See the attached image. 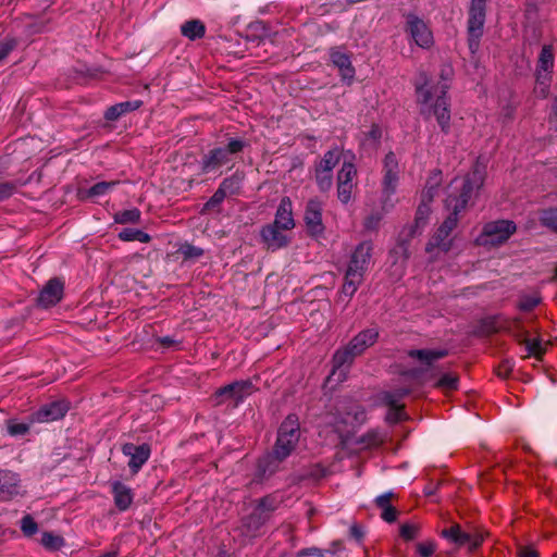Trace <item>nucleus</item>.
Returning a JSON list of instances; mask_svg holds the SVG:
<instances>
[{"mask_svg": "<svg viewBox=\"0 0 557 557\" xmlns=\"http://www.w3.org/2000/svg\"><path fill=\"white\" fill-rule=\"evenodd\" d=\"M484 171L475 165L469 173L461 178H454L449 185V191L445 199V207L449 211L448 216L440 225L435 234L426 244V252L438 248L447 252L451 248L450 233L457 227L458 215L465 211L480 189L484 185Z\"/></svg>", "mask_w": 557, "mask_h": 557, "instance_id": "obj_1", "label": "nucleus"}, {"mask_svg": "<svg viewBox=\"0 0 557 557\" xmlns=\"http://www.w3.org/2000/svg\"><path fill=\"white\" fill-rule=\"evenodd\" d=\"M453 75L451 65L443 64L440 71L441 81L436 85L425 81L416 86L417 99L422 106L421 114L425 117L434 115L444 134H448L450 131V99L447 92Z\"/></svg>", "mask_w": 557, "mask_h": 557, "instance_id": "obj_2", "label": "nucleus"}, {"mask_svg": "<svg viewBox=\"0 0 557 557\" xmlns=\"http://www.w3.org/2000/svg\"><path fill=\"white\" fill-rule=\"evenodd\" d=\"M250 147V143L245 137L231 136L225 134L223 139L215 143L207 152L202 153L199 166L202 174L219 173L221 169L228 166L231 169L235 160Z\"/></svg>", "mask_w": 557, "mask_h": 557, "instance_id": "obj_3", "label": "nucleus"}, {"mask_svg": "<svg viewBox=\"0 0 557 557\" xmlns=\"http://www.w3.org/2000/svg\"><path fill=\"white\" fill-rule=\"evenodd\" d=\"M367 413L364 408L356 401H341L334 413L333 424L335 431L344 437L345 434L355 432L364 423Z\"/></svg>", "mask_w": 557, "mask_h": 557, "instance_id": "obj_4", "label": "nucleus"}, {"mask_svg": "<svg viewBox=\"0 0 557 557\" xmlns=\"http://www.w3.org/2000/svg\"><path fill=\"white\" fill-rule=\"evenodd\" d=\"M300 438V423L295 413H289L277 430L276 441L272 449L288 458L296 449Z\"/></svg>", "mask_w": 557, "mask_h": 557, "instance_id": "obj_5", "label": "nucleus"}, {"mask_svg": "<svg viewBox=\"0 0 557 557\" xmlns=\"http://www.w3.org/2000/svg\"><path fill=\"white\" fill-rule=\"evenodd\" d=\"M486 17V0H471L468 14V46L472 53H475L483 35V27Z\"/></svg>", "mask_w": 557, "mask_h": 557, "instance_id": "obj_6", "label": "nucleus"}, {"mask_svg": "<svg viewBox=\"0 0 557 557\" xmlns=\"http://www.w3.org/2000/svg\"><path fill=\"white\" fill-rule=\"evenodd\" d=\"M410 393L411 389L409 387L403 386L391 391H383L379 394L380 401L388 408L386 414V421L388 423L396 424L408 419V414L405 411V405L400 401Z\"/></svg>", "mask_w": 557, "mask_h": 557, "instance_id": "obj_7", "label": "nucleus"}, {"mask_svg": "<svg viewBox=\"0 0 557 557\" xmlns=\"http://www.w3.org/2000/svg\"><path fill=\"white\" fill-rule=\"evenodd\" d=\"M440 535L457 547L467 546L470 552L476 550L483 543L484 536L479 531H465L459 523H453L443 529Z\"/></svg>", "mask_w": 557, "mask_h": 557, "instance_id": "obj_8", "label": "nucleus"}, {"mask_svg": "<svg viewBox=\"0 0 557 557\" xmlns=\"http://www.w3.org/2000/svg\"><path fill=\"white\" fill-rule=\"evenodd\" d=\"M517 226L510 220H497L486 223L481 233L484 245L500 246L516 232Z\"/></svg>", "mask_w": 557, "mask_h": 557, "instance_id": "obj_9", "label": "nucleus"}, {"mask_svg": "<svg viewBox=\"0 0 557 557\" xmlns=\"http://www.w3.org/2000/svg\"><path fill=\"white\" fill-rule=\"evenodd\" d=\"M255 391L256 387L250 380H242L218 388L212 397L215 405H221L227 400H234L235 405H238Z\"/></svg>", "mask_w": 557, "mask_h": 557, "instance_id": "obj_10", "label": "nucleus"}, {"mask_svg": "<svg viewBox=\"0 0 557 557\" xmlns=\"http://www.w3.org/2000/svg\"><path fill=\"white\" fill-rule=\"evenodd\" d=\"M405 18V32L410 35L414 44L422 49H430L434 45V37L426 22L414 13L406 14Z\"/></svg>", "mask_w": 557, "mask_h": 557, "instance_id": "obj_11", "label": "nucleus"}, {"mask_svg": "<svg viewBox=\"0 0 557 557\" xmlns=\"http://www.w3.org/2000/svg\"><path fill=\"white\" fill-rule=\"evenodd\" d=\"M286 457L278 455L274 449L261 456L256 463L252 482L263 483L280 471Z\"/></svg>", "mask_w": 557, "mask_h": 557, "instance_id": "obj_12", "label": "nucleus"}, {"mask_svg": "<svg viewBox=\"0 0 557 557\" xmlns=\"http://www.w3.org/2000/svg\"><path fill=\"white\" fill-rule=\"evenodd\" d=\"M323 203L318 198H311L307 201L304 213V222L307 233L311 237H320L325 231L322 219Z\"/></svg>", "mask_w": 557, "mask_h": 557, "instance_id": "obj_13", "label": "nucleus"}, {"mask_svg": "<svg viewBox=\"0 0 557 557\" xmlns=\"http://www.w3.org/2000/svg\"><path fill=\"white\" fill-rule=\"evenodd\" d=\"M70 410L69 401L64 399L53 400L39 407L30 413V423H50L65 417Z\"/></svg>", "mask_w": 557, "mask_h": 557, "instance_id": "obj_14", "label": "nucleus"}, {"mask_svg": "<svg viewBox=\"0 0 557 557\" xmlns=\"http://www.w3.org/2000/svg\"><path fill=\"white\" fill-rule=\"evenodd\" d=\"M64 296V280L58 276L46 282L36 298V305L42 309H49L58 305Z\"/></svg>", "mask_w": 557, "mask_h": 557, "instance_id": "obj_15", "label": "nucleus"}, {"mask_svg": "<svg viewBox=\"0 0 557 557\" xmlns=\"http://www.w3.org/2000/svg\"><path fill=\"white\" fill-rule=\"evenodd\" d=\"M447 355V349H410L408 351V357L417 359L424 366V368L411 369L405 372V374L411 377H420L432 368L436 360L443 359Z\"/></svg>", "mask_w": 557, "mask_h": 557, "instance_id": "obj_16", "label": "nucleus"}, {"mask_svg": "<svg viewBox=\"0 0 557 557\" xmlns=\"http://www.w3.org/2000/svg\"><path fill=\"white\" fill-rule=\"evenodd\" d=\"M286 232L272 223L265 224L260 230L261 243L268 251L272 252L286 248L292 242V237Z\"/></svg>", "mask_w": 557, "mask_h": 557, "instance_id": "obj_17", "label": "nucleus"}, {"mask_svg": "<svg viewBox=\"0 0 557 557\" xmlns=\"http://www.w3.org/2000/svg\"><path fill=\"white\" fill-rule=\"evenodd\" d=\"M121 450L124 456L129 458L127 466L133 474H137L140 471L151 455V447L147 443L140 445L125 443L122 445Z\"/></svg>", "mask_w": 557, "mask_h": 557, "instance_id": "obj_18", "label": "nucleus"}, {"mask_svg": "<svg viewBox=\"0 0 557 557\" xmlns=\"http://www.w3.org/2000/svg\"><path fill=\"white\" fill-rule=\"evenodd\" d=\"M330 61L338 70L343 82L350 85L354 82L356 70L351 62V53L344 48L336 47L330 50Z\"/></svg>", "mask_w": 557, "mask_h": 557, "instance_id": "obj_19", "label": "nucleus"}, {"mask_svg": "<svg viewBox=\"0 0 557 557\" xmlns=\"http://www.w3.org/2000/svg\"><path fill=\"white\" fill-rule=\"evenodd\" d=\"M373 251V244L370 240L361 242L351 253L347 270L364 276Z\"/></svg>", "mask_w": 557, "mask_h": 557, "instance_id": "obj_20", "label": "nucleus"}, {"mask_svg": "<svg viewBox=\"0 0 557 557\" xmlns=\"http://www.w3.org/2000/svg\"><path fill=\"white\" fill-rule=\"evenodd\" d=\"M555 65V54L552 45H544L537 58L536 63V82L540 85H546L552 78Z\"/></svg>", "mask_w": 557, "mask_h": 557, "instance_id": "obj_21", "label": "nucleus"}, {"mask_svg": "<svg viewBox=\"0 0 557 557\" xmlns=\"http://www.w3.org/2000/svg\"><path fill=\"white\" fill-rule=\"evenodd\" d=\"M21 493L20 475L10 470H0V502H8Z\"/></svg>", "mask_w": 557, "mask_h": 557, "instance_id": "obj_22", "label": "nucleus"}, {"mask_svg": "<svg viewBox=\"0 0 557 557\" xmlns=\"http://www.w3.org/2000/svg\"><path fill=\"white\" fill-rule=\"evenodd\" d=\"M380 336L379 327H369L356 334L347 344L355 355L361 356L368 348L372 347Z\"/></svg>", "mask_w": 557, "mask_h": 557, "instance_id": "obj_23", "label": "nucleus"}, {"mask_svg": "<svg viewBox=\"0 0 557 557\" xmlns=\"http://www.w3.org/2000/svg\"><path fill=\"white\" fill-rule=\"evenodd\" d=\"M357 357L359 356L355 355V352L349 349L348 345L338 348L332 358L333 368L331 374L335 375L338 373V380L344 379Z\"/></svg>", "mask_w": 557, "mask_h": 557, "instance_id": "obj_24", "label": "nucleus"}, {"mask_svg": "<svg viewBox=\"0 0 557 557\" xmlns=\"http://www.w3.org/2000/svg\"><path fill=\"white\" fill-rule=\"evenodd\" d=\"M272 224L286 231H290L295 227L293 202L289 197L285 196L280 200Z\"/></svg>", "mask_w": 557, "mask_h": 557, "instance_id": "obj_25", "label": "nucleus"}, {"mask_svg": "<svg viewBox=\"0 0 557 557\" xmlns=\"http://www.w3.org/2000/svg\"><path fill=\"white\" fill-rule=\"evenodd\" d=\"M110 487L115 507L122 512L129 509L134 500L133 490L121 481H113Z\"/></svg>", "mask_w": 557, "mask_h": 557, "instance_id": "obj_26", "label": "nucleus"}, {"mask_svg": "<svg viewBox=\"0 0 557 557\" xmlns=\"http://www.w3.org/2000/svg\"><path fill=\"white\" fill-rule=\"evenodd\" d=\"M141 106V100H127L119 102L107 108V110L103 113V117L107 121L114 122L117 121L121 116L125 115L126 113L139 109Z\"/></svg>", "mask_w": 557, "mask_h": 557, "instance_id": "obj_27", "label": "nucleus"}, {"mask_svg": "<svg viewBox=\"0 0 557 557\" xmlns=\"http://www.w3.org/2000/svg\"><path fill=\"white\" fill-rule=\"evenodd\" d=\"M363 277L364 276L357 274L355 270L352 272L346 270L344 284L339 293V300L347 304L358 290Z\"/></svg>", "mask_w": 557, "mask_h": 557, "instance_id": "obj_28", "label": "nucleus"}, {"mask_svg": "<svg viewBox=\"0 0 557 557\" xmlns=\"http://www.w3.org/2000/svg\"><path fill=\"white\" fill-rule=\"evenodd\" d=\"M399 170L398 171H384V177H383V200H382V208L383 210H388L393 207V202H389V198L395 194L396 187L399 180Z\"/></svg>", "mask_w": 557, "mask_h": 557, "instance_id": "obj_29", "label": "nucleus"}, {"mask_svg": "<svg viewBox=\"0 0 557 557\" xmlns=\"http://www.w3.org/2000/svg\"><path fill=\"white\" fill-rule=\"evenodd\" d=\"M395 496L392 491L385 492L375 497V505L382 509L381 518L387 522L393 523L397 519L398 511L391 505V499Z\"/></svg>", "mask_w": 557, "mask_h": 557, "instance_id": "obj_30", "label": "nucleus"}, {"mask_svg": "<svg viewBox=\"0 0 557 557\" xmlns=\"http://www.w3.org/2000/svg\"><path fill=\"white\" fill-rule=\"evenodd\" d=\"M117 184H119V182H116V181L98 182L87 189H79L78 198L84 200V199H94V198L104 196L108 193H110Z\"/></svg>", "mask_w": 557, "mask_h": 557, "instance_id": "obj_31", "label": "nucleus"}, {"mask_svg": "<svg viewBox=\"0 0 557 557\" xmlns=\"http://www.w3.org/2000/svg\"><path fill=\"white\" fill-rule=\"evenodd\" d=\"M206 29L205 23L199 18L188 20L181 25L182 36L191 41L205 37Z\"/></svg>", "mask_w": 557, "mask_h": 557, "instance_id": "obj_32", "label": "nucleus"}, {"mask_svg": "<svg viewBox=\"0 0 557 557\" xmlns=\"http://www.w3.org/2000/svg\"><path fill=\"white\" fill-rule=\"evenodd\" d=\"M245 174L243 171H235L232 175L225 177L219 185V188L226 196L237 195L242 188Z\"/></svg>", "mask_w": 557, "mask_h": 557, "instance_id": "obj_33", "label": "nucleus"}, {"mask_svg": "<svg viewBox=\"0 0 557 557\" xmlns=\"http://www.w3.org/2000/svg\"><path fill=\"white\" fill-rule=\"evenodd\" d=\"M503 330L511 335L519 344L527 341V336L529 335L523 326L522 319L519 317L506 320L503 324Z\"/></svg>", "mask_w": 557, "mask_h": 557, "instance_id": "obj_34", "label": "nucleus"}, {"mask_svg": "<svg viewBox=\"0 0 557 557\" xmlns=\"http://www.w3.org/2000/svg\"><path fill=\"white\" fill-rule=\"evenodd\" d=\"M423 230H424V227L417 226L416 222H413L412 224L407 225L403 228V231L399 235L398 247L401 249V251L406 256V258L409 257L408 246H409L410 240L412 238H414L416 236L420 235Z\"/></svg>", "mask_w": 557, "mask_h": 557, "instance_id": "obj_35", "label": "nucleus"}, {"mask_svg": "<svg viewBox=\"0 0 557 557\" xmlns=\"http://www.w3.org/2000/svg\"><path fill=\"white\" fill-rule=\"evenodd\" d=\"M342 151L335 147L333 149L327 150L320 162L317 164L315 170H321L324 172H333V169L341 161Z\"/></svg>", "mask_w": 557, "mask_h": 557, "instance_id": "obj_36", "label": "nucleus"}, {"mask_svg": "<svg viewBox=\"0 0 557 557\" xmlns=\"http://www.w3.org/2000/svg\"><path fill=\"white\" fill-rule=\"evenodd\" d=\"M35 423H30V414L27 416L25 422H20L17 419L7 420V432L12 437H21L26 435Z\"/></svg>", "mask_w": 557, "mask_h": 557, "instance_id": "obj_37", "label": "nucleus"}, {"mask_svg": "<svg viewBox=\"0 0 557 557\" xmlns=\"http://www.w3.org/2000/svg\"><path fill=\"white\" fill-rule=\"evenodd\" d=\"M540 224L557 234V207L545 208L539 211Z\"/></svg>", "mask_w": 557, "mask_h": 557, "instance_id": "obj_38", "label": "nucleus"}, {"mask_svg": "<svg viewBox=\"0 0 557 557\" xmlns=\"http://www.w3.org/2000/svg\"><path fill=\"white\" fill-rule=\"evenodd\" d=\"M117 238L122 242H139V243H149L151 240V236L141 231V230H137V228H131V227H126L124 230H122L119 234H117Z\"/></svg>", "mask_w": 557, "mask_h": 557, "instance_id": "obj_39", "label": "nucleus"}, {"mask_svg": "<svg viewBox=\"0 0 557 557\" xmlns=\"http://www.w3.org/2000/svg\"><path fill=\"white\" fill-rule=\"evenodd\" d=\"M434 387L445 392L457 391L459 387V376L454 372L443 373L434 383Z\"/></svg>", "mask_w": 557, "mask_h": 557, "instance_id": "obj_40", "label": "nucleus"}, {"mask_svg": "<svg viewBox=\"0 0 557 557\" xmlns=\"http://www.w3.org/2000/svg\"><path fill=\"white\" fill-rule=\"evenodd\" d=\"M141 212L137 208L122 210L114 213V222L119 224H136L140 222Z\"/></svg>", "mask_w": 557, "mask_h": 557, "instance_id": "obj_41", "label": "nucleus"}, {"mask_svg": "<svg viewBox=\"0 0 557 557\" xmlns=\"http://www.w3.org/2000/svg\"><path fill=\"white\" fill-rule=\"evenodd\" d=\"M269 519L270 517L255 507L251 513L245 518L244 523L249 530L258 531Z\"/></svg>", "mask_w": 557, "mask_h": 557, "instance_id": "obj_42", "label": "nucleus"}, {"mask_svg": "<svg viewBox=\"0 0 557 557\" xmlns=\"http://www.w3.org/2000/svg\"><path fill=\"white\" fill-rule=\"evenodd\" d=\"M357 169L351 161L344 160L337 173V183L356 184Z\"/></svg>", "mask_w": 557, "mask_h": 557, "instance_id": "obj_43", "label": "nucleus"}, {"mask_svg": "<svg viewBox=\"0 0 557 557\" xmlns=\"http://www.w3.org/2000/svg\"><path fill=\"white\" fill-rule=\"evenodd\" d=\"M40 543L48 550H59L65 545V540L61 535L45 531Z\"/></svg>", "mask_w": 557, "mask_h": 557, "instance_id": "obj_44", "label": "nucleus"}, {"mask_svg": "<svg viewBox=\"0 0 557 557\" xmlns=\"http://www.w3.org/2000/svg\"><path fill=\"white\" fill-rule=\"evenodd\" d=\"M177 255H180L184 261L187 260H196L203 256V249L197 246H194L189 243L182 244L177 249Z\"/></svg>", "mask_w": 557, "mask_h": 557, "instance_id": "obj_45", "label": "nucleus"}, {"mask_svg": "<svg viewBox=\"0 0 557 557\" xmlns=\"http://www.w3.org/2000/svg\"><path fill=\"white\" fill-rule=\"evenodd\" d=\"M431 200H432V197L430 196L428 198V201H425L423 199L421 201V203L418 206L416 215H414V222L417 223V226H422V227L426 226V224L429 222L430 214H431V207L429 205V202Z\"/></svg>", "mask_w": 557, "mask_h": 557, "instance_id": "obj_46", "label": "nucleus"}, {"mask_svg": "<svg viewBox=\"0 0 557 557\" xmlns=\"http://www.w3.org/2000/svg\"><path fill=\"white\" fill-rule=\"evenodd\" d=\"M521 344L525 345L528 357H534L537 360H542V357L545 354V348L542 346L540 338L530 339L528 335L527 341H523Z\"/></svg>", "mask_w": 557, "mask_h": 557, "instance_id": "obj_47", "label": "nucleus"}, {"mask_svg": "<svg viewBox=\"0 0 557 557\" xmlns=\"http://www.w3.org/2000/svg\"><path fill=\"white\" fill-rule=\"evenodd\" d=\"M315 183L320 191L327 193L333 186V172L315 170Z\"/></svg>", "mask_w": 557, "mask_h": 557, "instance_id": "obj_48", "label": "nucleus"}, {"mask_svg": "<svg viewBox=\"0 0 557 557\" xmlns=\"http://www.w3.org/2000/svg\"><path fill=\"white\" fill-rule=\"evenodd\" d=\"M21 531L24 536L32 537L38 532V524L30 515H25L20 521Z\"/></svg>", "mask_w": 557, "mask_h": 557, "instance_id": "obj_49", "label": "nucleus"}, {"mask_svg": "<svg viewBox=\"0 0 557 557\" xmlns=\"http://www.w3.org/2000/svg\"><path fill=\"white\" fill-rule=\"evenodd\" d=\"M541 298L537 296L523 295L520 297L518 302V309L523 312L532 311L539 304Z\"/></svg>", "mask_w": 557, "mask_h": 557, "instance_id": "obj_50", "label": "nucleus"}, {"mask_svg": "<svg viewBox=\"0 0 557 557\" xmlns=\"http://www.w3.org/2000/svg\"><path fill=\"white\" fill-rule=\"evenodd\" d=\"M256 507L263 511L268 517H271V513L277 508V502L273 496L268 495L260 498Z\"/></svg>", "mask_w": 557, "mask_h": 557, "instance_id": "obj_51", "label": "nucleus"}, {"mask_svg": "<svg viewBox=\"0 0 557 557\" xmlns=\"http://www.w3.org/2000/svg\"><path fill=\"white\" fill-rule=\"evenodd\" d=\"M227 196L218 187L214 194L209 198V200L203 206V211H213L220 207V205L224 201Z\"/></svg>", "mask_w": 557, "mask_h": 557, "instance_id": "obj_52", "label": "nucleus"}, {"mask_svg": "<svg viewBox=\"0 0 557 557\" xmlns=\"http://www.w3.org/2000/svg\"><path fill=\"white\" fill-rule=\"evenodd\" d=\"M355 186L356 184L337 183V198L342 203L347 205L351 200Z\"/></svg>", "mask_w": 557, "mask_h": 557, "instance_id": "obj_53", "label": "nucleus"}, {"mask_svg": "<svg viewBox=\"0 0 557 557\" xmlns=\"http://www.w3.org/2000/svg\"><path fill=\"white\" fill-rule=\"evenodd\" d=\"M481 330L485 334H494L503 330V324L498 325L495 318H486L481 321Z\"/></svg>", "mask_w": 557, "mask_h": 557, "instance_id": "obj_54", "label": "nucleus"}, {"mask_svg": "<svg viewBox=\"0 0 557 557\" xmlns=\"http://www.w3.org/2000/svg\"><path fill=\"white\" fill-rule=\"evenodd\" d=\"M383 219V215L381 212H372L369 214L363 222L364 228L368 231H376L379 228V225Z\"/></svg>", "mask_w": 557, "mask_h": 557, "instance_id": "obj_55", "label": "nucleus"}, {"mask_svg": "<svg viewBox=\"0 0 557 557\" xmlns=\"http://www.w3.org/2000/svg\"><path fill=\"white\" fill-rule=\"evenodd\" d=\"M513 366L515 363L511 359H505L496 368V374L502 379H507L510 376Z\"/></svg>", "mask_w": 557, "mask_h": 557, "instance_id": "obj_56", "label": "nucleus"}, {"mask_svg": "<svg viewBox=\"0 0 557 557\" xmlns=\"http://www.w3.org/2000/svg\"><path fill=\"white\" fill-rule=\"evenodd\" d=\"M436 549V544L433 541L422 542L417 544V552L420 557H432Z\"/></svg>", "mask_w": 557, "mask_h": 557, "instance_id": "obj_57", "label": "nucleus"}, {"mask_svg": "<svg viewBox=\"0 0 557 557\" xmlns=\"http://www.w3.org/2000/svg\"><path fill=\"white\" fill-rule=\"evenodd\" d=\"M419 528L416 524L404 523L400 525V536L406 541H411L416 539L418 534Z\"/></svg>", "mask_w": 557, "mask_h": 557, "instance_id": "obj_58", "label": "nucleus"}, {"mask_svg": "<svg viewBox=\"0 0 557 557\" xmlns=\"http://www.w3.org/2000/svg\"><path fill=\"white\" fill-rule=\"evenodd\" d=\"M17 46V40L15 38H8L3 42L0 44V61L5 59L10 52L15 49Z\"/></svg>", "mask_w": 557, "mask_h": 557, "instance_id": "obj_59", "label": "nucleus"}, {"mask_svg": "<svg viewBox=\"0 0 557 557\" xmlns=\"http://www.w3.org/2000/svg\"><path fill=\"white\" fill-rule=\"evenodd\" d=\"M398 160L393 151H389L386 153L384 160H383V171H398Z\"/></svg>", "mask_w": 557, "mask_h": 557, "instance_id": "obj_60", "label": "nucleus"}, {"mask_svg": "<svg viewBox=\"0 0 557 557\" xmlns=\"http://www.w3.org/2000/svg\"><path fill=\"white\" fill-rule=\"evenodd\" d=\"M16 189V185L12 182H0V202L10 198Z\"/></svg>", "mask_w": 557, "mask_h": 557, "instance_id": "obj_61", "label": "nucleus"}, {"mask_svg": "<svg viewBox=\"0 0 557 557\" xmlns=\"http://www.w3.org/2000/svg\"><path fill=\"white\" fill-rule=\"evenodd\" d=\"M366 140H371L374 146L379 145L382 137V129L377 124H372L369 132L364 134Z\"/></svg>", "mask_w": 557, "mask_h": 557, "instance_id": "obj_62", "label": "nucleus"}, {"mask_svg": "<svg viewBox=\"0 0 557 557\" xmlns=\"http://www.w3.org/2000/svg\"><path fill=\"white\" fill-rule=\"evenodd\" d=\"M327 550H322L318 547L302 548L297 553L298 557H325Z\"/></svg>", "mask_w": 557, "mask_h": 557, "instance_id": "obj_63", "label": "nucleus"}, {"mask_svg": "<svg viewBox=\"0 0 557 557\" xmlns=\"http://www.w3.org/2000/svg\"><path fill=\"white\" fill-rule=\"evenodd\" d=\"M349 537L355 540L357 543H361L364 537L362 527L359 524H352L349 529Z\"/></svg>", "mask_w": 557, "mask_h": 557, "instance_id": "obj_64", "label": "nucleus"}]
</instances>
